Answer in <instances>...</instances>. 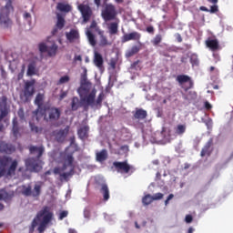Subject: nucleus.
I'll return each instance as SVG.
<instances>
[{
    "mask_svg": "<svg viewBox=\"0 0 233 233\" xmlns=\"http://www.w3.org/2000/svg\"><path fill=\"white\" fill-rule=\"evenodd\" d=\"M17 167V160H13L12 157L7 156H0V178L14 177Z\"/></svg>",
    "mask_w": 233,
    "mask_h": 233,
    "instance_id": "f257e3e1",
    "label": "nucleus"
},
{
    "mask_svg": "<svg viewBox=\"0 0 233 233\" xmlns=\"http://www.w3.org/2000/svg\"><path fill=\"white\" fill-rule=\"evenodd\" d=\"M54 213L51 208L45 206L41 210L36 213L35 219L36 222H40L37 228L38 233H45L47 228L48 224L53 220Z\"/></svg>",
    "mask_w": 233,
    "mask_h": 233,
    "instance_id": "f03ea898",
    "label": "nucleus"
},
{
    "mask_svg": "<svg viewBox=\"0 0 233 233\" xmlns=\"http://www.w3.org/2000/svg\"><path fill=\"white\" fill-rule=\"evenodd\" d=\"M14 12L12 0H6V4L0 9V26L2 28H10L13 25V20L10 18V13Z\"/></svg>",
    "mask_w": 233,
    "mask_h": 233,
    "instance_id": "7ed1b4c3",
    "label": "nucleus"
},
{
    "mask_svg": "<svg viewBox=\"0 0 233 233\" xmlns=\"http://www.w3.org/2000/svg\"><path fill=\"white\" fill-rule=\"evenodd\" d=\"M62 111L56 106H47L44 108V112L39 114V118L44 117L46 123H56L60 120Z\"/></svg>",
    "mask_w": 233,
    "mask_h": 233,
    "instance_id": "20e7f679",
    "label": "nucleus"
},
{
    "mask_svg": "<svg viewBox=\"0 0 233 233\" xmlns=\"http://www.w3.org/2000/svg\"><path fill=\"white\" fill-rule=\"evenodd\" d=\"M26 171L30 173H39L43 170V162L38 157H28L25 160Z\"/></svg>",
    "mask_w": 233,
    "mask_h": 233,
    "instance_id": "39448f33",
    "label": "nucleus"
},
{
    "mask_svg": "<svg viewBox=\"0 0 233 233\" xmlns=\"http://www.w3.org/2000/svg\"><path fill=\"white\" fill-rule=\"evenodd\" d=\"M117 15L118 12L113 4H106L101 11V16L105 22L116 20Z\"/></svg>",
    "mask_w": 233,
    "mask_h": 233,
    "instance_id": "423d86ee",
    "label": "nucleus"
},
{
    "mask_svg": "<svg viewBox=\"0 0 233 233\" xmlns=\"http://www.w3.org/2000/svg\"><path fill=\"white\" fill-rule=\"evenodd\" d=\"M113 167L116 171L120 174H133L136 172V167L134 166H130L127 161H115L113 162Z\"/></svg>",
    "mask_w": 233,
    "mask_h": 233,
    "instance_id": "0eeeda50",
    "label": "nucleus"
},
{
    "mask_svg": "<svg viewBox=\"0 0 233 233\" xmlns=\"http://www.w3.org/2000/svg\"><path fill=\"white\" fill-rule=\"evenodd\" d=\"M44 102H45V95L38 93L35 98V105L37 106V108L34 111V115L36 117V120H40V114L45 113V108L46 106H44Z\"/></svg>",
    "mask_w": 233,
    "mask_h": 233,
    "instance_id": "6e6552de",
    "label": "nucleus"
},
{
    "mask_svg": "<svg viewBox=\"0 0 233 233\" xmlns=\"http://www.w3.org/2000/svg\"><path fill=\"white\" fill-rule=\"evenodd\" d=\"M41 185L35 184L34 187V190L32 191L31 186H22L21 194L25 197H33V198H38L41 195Z\"/></svg>",
    "mask_w": 233,
    "mask_h": 233,
    "instance_id": "1a4fd4ad",
    "label": "nucleus"
},
{
    "mask_svg": "<svg viewBox=\"0 0 233 233\" xmlns=\"http://www.w3.org/2000/svg\"><path fill=\"white\" fill-rule=\"evenodd\" d=\"M78 11L81 13L83 23H88L93 16V10L89 5L80 4L77 6Z\"/></svg>",
    "mask_w": 233,
    "mask_h": 233,
    "instance_id": "9d476101",
    "label": "nucleus"
},
{
    "mask_svg": "<svg viewBox=\"0 0 233 233\" xmlns=\"http://www.w3.org/2000/svg\"><path fill=\"white\" fill-rule=\"evenodd\" d=\"M81 103L86 106L95 107V101L96 97V90H92L89 94L83 96L80 93Z\"/></svg>",
    "mask_w": 233,
    "mask_h": 233,
    "instance_id": "9b49d317",
    "label": "nucleus"
},
{
    "mask_svg": "<svg viewBox=\"0 0 233 233\" xmlns=\"http://www.w3.org/2000/svg\"><path fill=\"white\" fill-rule=\"evenodd\" d=\"M35 80H31V81H26L25 83V86H24V96L25 98L26 101L29 100V98L34 96V94L35 92Z\"/></svg>",
    "mask_w": 233,
    "mask_h": 233,
    "instance_id": "f8f14e48",
    "label": "nucleus"
},
{
    "mask_svg": "<svg viewBox=\"0 0 233 233\" xmlns=\"http://www.w3.org/2000/svg\"><path fill=\"white\" fill-rule=\"evenodd\" d=\"M69 131H70V127H66L64 129L55 130L53 132V136L55 137L56 141L57 143H63L65 142L66 137L68 136Z\"/></svg>",
    "mask_w": 233,
    "mask_h": 233,
    "instance_id": "ddd939ff",
    "label": "nucleus"
},
{
    "mask_svg": "<svg viewBox=\"0 0 233 233\" xmlns=\"http://www.w3.org/2000/svg\"><path fill=\"white\" fill-rule=\"evenodd\" d=\"M142 37V35L137 31L125 34L121 37V43H128L129 41H137L139 43L140 39Z\"/></svg>",
    "mask_w": 233,
    "mask_h": 233,
    "instance_id": "4468645a",
    "label": "nucleus"
},
{
    "mask_svg": "<svg viewBox=\"0 0 233 233\" xmlns=\"http://www.w3.org/2000/svg\"><path fill=\"white\" fill-rule=\"evenodd\" d=\"M177 81L179 85H184V83H188V86L185 87V90H190V88L194 87V81L192 78L187 75H178L177 76Z\"/></svg>",
    "mask_w": 233,
    "mask_h": 233,
    "instance_id": "2eb2a0df",
    "label": "nucleus"
},
{
    "mask_svg": "<svg viewBox=\"0 0 233 233\" xmlns=\"http://www.w3.org/2000/svg\"><path fill=\"white\" fill-rule=\"evenodd\" d=\"M15 151V147L9 143H6L5 141H0V153L1 154H6L11 155Z\"/></svg>",
    "mask_w": 233,
    "mask_h": 233,
    "instance_id": "dca6fc26",
    "label": "nucleus"
},
{
    "mask_svg": "<svg viewBox=\"0 0 233 233\" xmlns=\"http://www.w3.org/2000/svg\"><path fill=\"white\" fill-rule=\"evenodd\" d=\"M214 145V139L209 138V140L206 143V145L203 147L200 156L201 157H210L212 155V146Z\"/></svg>",
    "mask_w": 233,
    "mask_h": 233,
    "instance_id": "f3484780",
    "label": "nucleus"
},
{
    "mask_svg": "<svg viewBox=\"0 0 233 233\" xmlns=\"http://www.w3.org/2000/svg\"><path fill=\"white\" fill-rule=\"evenodd\" d=\"M66 37L70 43H76L80 39V33L77 29H70L69 32L66 33Z\"/></svg>",
    "mask_w": 233,
    "mask_h": 233,
    "instance_id": "a211bd4d",
    "label": "nucleus"
},
{
    "mask_svg": "<svg viewBox=\"0 0 233 233\" xmlns=\"http://www.w3.org/2000/svg\"><path fill=\"white\" fill-rule=\"evenodd\" d=\"M28 150L31 155H35V153H36L37 155H36L35 158H37V159H40L45 153V147L43 146H41V147L29 146Z\"/></svg>",
    "mask_w": 233,
    "mask_h": 233,
    "instance_id": "6ab92c4d",
    "label": "nucleus"
},
{
    "mask_svg": "<svg viewBox=\"0 0 233 233\" xmlns=\"http://www.w3.org/2000/svg\"><path fill=\"white\" fill-rule=\"evenodd\" d=\"M99 35V46L101 48H105L106 46H111L112 42H110L107 38V36L105 35V32L102 30L98 31Z\"/></svg>",
    "mask_w": 233,
    "mask_h": 233,
    "instance_id": "aec40b11",
    "label": "nucleus"
},
{
    "mask_svg": "<svg viewBox=\"0 0 233 233\" xmlns=\"http://www.w3.org/2000/svg\"><path fill=\"white\" fill-rule=\"evenodd\" d=\"M20 130L21 127H19L17 117H14L12 120V134L15 138H18L21 137Z\"/></svg>",
    "mask_w": 233,
    "mask_h": 233,
    "instance_id": "412c9836",
    "label": "nucleus"
},
{
    "mask_svg": "<svg viewBox=\"0 0 233 233\" xmlns=\"http://www.w3.org/2000/svg\"><path fill=\"white\" fill-rule=\"evenodd\" d=\"M14 196V192H7L5 189H0V201L8 203L13 199Z\"/></svg>",
    "mask_w": 233,
    "mask_h": 233,
    "instance_id": "4be33fe9",
    "label": "nucleus"
},
{
    "mask_svg": "<svg viewBox=\"0 0 233 233\" xmlns=\"http://www.w3.org/2000/svg\"><path fill=\"white\" fill-rule=\"evenodd\" d=\"M147 116V111L143 108H136V111L133 113V117L137 120H145Z\"/></svg>",
    "mask_w": 233,
    "mask_h": 233,
    "instance_id": "5701e85b",
    "label": "nucleus"
},
{
    "mask_svg": "<svg viewBox=\"0 0 233 233\" xmlns=\"http://www.w3.org/2000/svg\"><path fill=\"white\" fill-rule=\"evenodd\" d=\"M206 46L211 49L212 52H218L219 49V41L218 39H208L206 41Z\"/></svg>",
    "mask_w": 233,
    "mask_h": 233,
    "instance_id": "b1692460",
    "label": "nucleus"
},
{
    "mask_svg": "<svg viewBox=\"0 0 233 233\" xmlns=\"http://www.w3.org/2000/svg\"><path fill=\"white\" fill-rule=\"evenodd\" d=\"M3 112L5 113V116L9 114V108L7 106V97L3 96L0 97V114L3 115Z\"/></svg>",
    "mask_w": 233,
    "mask_h": 233,
    "instance_id": "393cba45",
    "label": "nucleus"
},
{
    "mask_svg": "<svg viewBox=\"0 0 233 233\" xmlns=\"http://www.w3.org/2000/svg\"><path fill=\"white\" fill-rule=\"evenodd\" d=\"M94 65L96 66L97 68H103L104 66V58L103 56L97 51L94 52Z\"/></svg>",
    "mask_w": 233,
    "mask_h": 233,
    "instance_id": "a878e982",
    "label": "nucleus"
},
{
    "mask_svg": "<svg viewBox=\"0 0 233 233\" xmlns=\"http://www.w3.org/2000/svg\"><path fill=\"white\" fill-rule=\"evenodd\" d=\"M107 29L110 35H116V34H118L119 29V21L111 22L107 24Z\"/></svg>",
    "mask_w": 233,
    "mask_h": 233,
    "instance_id": "bb28decb",
    "label": "nucleus"
},
{
    "mask_svg": "<svg viewBox=\"0 0 233 233\" xmlns=\"http://www.w3.org/2000/svg\"><path fill=\"white\" fill-rule=\"evenodd\" d=\"M89 127L88 126H84L82 127H80L77 130V136L81 140H86L88 138L89 135Z\"/></svg>",
    "mask_w": 233,
    "mask_h": 233,
    "instance_id": "cd10ccee",
    "label": "nucleus"
},
{
    "mask_svg": "<svg viewBox=\"0 0 233 233\" xmlns=\"http://www.w3.org/2000/svg\"><path fill=\"white\" fill-rule=\"evenodd\" d=\"M175 136L183 137L187 133V124H178L174 128Z\"/></svg>",
    "mask_w": 233,
    "mask_h": 233,
    "instance_id": "c85d7f7f",
    "label": "nucleus"
},
{
    "mask_svg": "<svg viewBox=\"0 0 233 233\" xmlns=\"http://www.w3.org/2000/svg\"><path fill=\"white\" fill-rule=\"evenodd\" d=\"M100 193L103 195L104 201H108L110 199V190L106 184L101 185Z\"/></svg>",
    "mask_w": 233,
    "mask_h": 233,
    "instance_id": "c756f323",
    "label": "nucleus"
},
{
    "mask_svg": "<svg viewBox=\"0 0 233 233\" xmlns=\"http://www.w3.org/2000/svg\"><path fill=\"white\" fill-rule=\"evenodd\" d=\"M97 162H105L108 158V153L106 149H102L100 152H97L96 155Z\"/></svg>",
    "mask_w": 233,
    "mask_h": 233,
    "instance_id": "7c9ffc66",
    "label": "nucleus"
},
{
    "mask_svg": "<svg viewBox=\"0 0 233 233\" xmlns=\"http://www.w3.org/2000/svg\"><path fill=\"white\" fill-rule=\"evenodd\" d=\"M56 9L60 12L69 13L73 10V7L69 4L58 3L56 5Z\"/></svg>",
    "mask_w": 233,
    "mask_h": 233,
    "instance_id": "2f4dec72",
    "label": "nucleus"
},
{
    "mask_svg": "<svg viewBox=\"0 0 233 233\" xmlns=\"http://www.w3.org/2000/svg\"><path fill=\"white\" fill-rule=\"evenodd\" d=\"M58 52V46L54 43L49 47H47V56L49 57H56V54Z\"/></svg>",
    "mask_w": 233,
    "mask_h": 233,
    "instance_id": "473e14b6",
    "label": "nucleus"
},
{
    "mask_svg": "<svg viewBox=\"0 0 233 233\" xmlns=\"http://www.w3.org/2000/svg\"><path fill=\"white\" fill-rule=\"evenodd\" d=\"M141 50V47L138 46H133L129 50L126 52V57H133L136 54H138Z\"/></svg>",
    "mask_w": 233,
    "mask_h": 233,
    "instance_id": "72a5a7b5",
    "label": "nucleus"
},
{
    "mask_svg": "<svg viewBox=\"0 0 233 233\" xmlns=\"http://www.w3.org/2000/svg\"><path fill=\"white\" fill-rule=\"evenodd\" d=\"M86 37L91 46H96L97 41H96V35L91 31L89 30L86 31Z\"/></svg>",
    "mask_w": 233,
    "mask_h": 233,
    "instance_id": "f704fd0d",
    "label": "nucleus"
},
{
    "mask_svg": "<svg viewBox=\"0 0 233 233\" xmlns=\"http://www.w3.org/2000/svg\"><path fill=\"white\" fill-rule=\"evenodd\" d=\"M154 202L153 196L150 194H147L142 198V204L144 206H149Z\"/></svg>",
    "mask_w": 233,
    "mask_h": 233,
    "instance_id": "c9c22d12",
    "label": "nucleus"
},
{
    "mask_svg": "<svg viewBox=\"0 0 233 233\" xmlns=\"http://www.w3.org/2000/svg\"><path fill=\"white\" fill-rule=\"evenodd\" d=\"M79 107H80L79 98L77 96H74L71 102V109L72 111H77Z\"/></svg>",
    "mask_w": 233,
    "mask_h": 233,
    "instance_id": "e433bc0d",
    "label": "nucleus"
},
{
    "mask_svg": "<svg viewBox=\"0 0 233 233\" xmlns=\"http://www.w3.org/2000/svg\"><path fill=\"white\" fill-rule=\"evenodd\" d=\"M105 98V94L104 93H100L96 98V100L95 101V107L96 109H100L102 107V104Z\"/></svg>",
    "mask_w": 233,
    "mask_h": 233,
    "instance_id": "4c0bfd02",
    "label": "nucleus"
},
{
    "mask_svg": "<svg viewBox=\"0 0 233 233\" xmlns=\"http://www.w3.org/2000/svg\"><path fill=\"white\" fill-rule=\"evenodd\" d=\"M65 25H66L65 18L61 15L57 14V21H56V26L58 29H63L65 27Z\"/></svg>",
    "mask_w": 233,
    "mask_h": 233,
    "instance_id": "58836bf2",
    "label": "nucleus"
},
{
    "mask_svg": "<svg viewBox=\"0 0 233 233\" xmlns=\"http://www.w3.org/2000/svg\"><path fill=\"white\" fill-rule=\"evenodd\" d=\"M163 41L162 35H156L155 37L151 40L153 46H158Z\"/></svg>",
    "mask_w": 233,
    "mask_h": 233,
    "instance_id": "ea45409f",
    "label": "nucleus"
},
{
    "mask_svg": "<svg viewBox=\"0 0 233 233\" xmlns=\"http://www.w3.org/2000/svg\"><path fill=\"white\" fill-rule=\"evenodd\" d=\"M161 136L164 137V140L167 142H170L171 137H170V129L167 130L166 127L162 128L161 131Z\"/></svg>",
    "mask_w": 233,
    "mask_h": 233,
    "instance_id": "a19ab883",
    "label": "nucleus"
},
{
    "mask_svg": "<svg viewBox=\"0 0 233 233\" xmlns=\"http://www.w3.org/2000/svg\"><path fill=\"white\" fill-rule=\"evenodd\" d=\"M64 160L66 163H67V166L70 167H73V164L75 161L73 154H67L65 157Z\"/></svg>",
    "mask_w": 233,
    "mask_h": 233,
    "instance_id": "79ce46f5",
    "label": "nucleus"
},
{
    "mask_svg": "<svg viewBox=\"0 0 233 233\" xmlns=\"http://www.w3.org/2000/svg\"><path fill=\"white\" fill-rule=\"evenodd\" d=\"M74 173L75 169L74 167H72L69 172H64L60 174V177L63 178L65 181H67L69 177L74 176Z\"/></svg>",
    "mask_w": 233,
    "mask_h": 233,
    "instance_id": "37998d69",
    "label": "nucleus"
},
{
    "mask_svg": "<svg viewBox=\"0 0 233 233\" xmlns=\"http://www.w3.org/2000/svg\"><path fill=\"white\" fill-rule=\"evenodd\" d=\"M35 66L34 64H29L27 66L26 76H35Z\"/></svg>",
    "mask_w": 233,
    "mask_h": 233,
    "instance_id": "c03bdc74",
    "label": "nucleus"
},
{
    "mask_svg": "<svg viewBox=\"0 0 233 233\" xmlns=\"http://www.w3.org/2000/svg\"><path fill=\"white\" fill-rule=\"evenodd\" d=\"M66 168H67V165L66 164H64L62 168L61 167H55L54 168V174L55 175H59L61 177L62 172L66 171Z\"/></svg>",
    "mask_w": 233,
    "mask_h": 233,
    "instance_id": "a18cd8bd",
    "label": "nucleus"
},
{
    "mask_svg": "<svg viewBox=\"0 0 233 233\" xmlns=\"http://www.w3.org/2000/svg\"><path fill=\"white\" fill-rule=\"evenodd\" d=\"M69 81H70V76L68 75H66L59 78V80L57 81V85H65L66 83H69Z\"/></svg>",
    "mask_w": 233,
    "mask_h": 233,
    "instance_id": "49530a36",
    "label": "nucleus"
},
{
    "mask_svg": "<svg viewBox=\"0 0 233 233\" xmlns=\"http://www.w3.org/2000/svg\"><path fill=\"white\" fill-rule=\"evenodd\" d=\"M38 50L41 54H46L48 51L47 45L46 43L38 44Z\"/></svg>",
    "mask_w": 233,
    "mask_h": 233,
    "instance_id": "de8ad7c7",
    "label": "nucleus"
},
{
    "mask_svg": "<svg viewBox=\"0 0 233 233\" xmlns=\"http://www.w3.org/2000/svg\"><path fill=\"white\" fill-rule=\"evenodd\" d=\"M190 63L193 66H198L199 65V59L197 55H192L190 57Z\"/></svg>",
    "mask_w": 233,
    "mask_h": 233,
    "instance_id": "09e8293b",
    "label": "nucleus"
},
{
    "mask_svg": "<svg viewBox=\"0 0 233 233\" xmlns=\"http://www.w3.org/2000/svg\"><path fill=\"white\" fill-rule=\"evenodd\" d=\"M38 226L37 218L36 217L32 220L31 226L29 228V233H34L35 228Z\"/></svg>",
    "mask_w": 233,
    "mask_h": 233,
    "instance_id": "8fccbe9b",
    "label": "nucleus"
},
{
    "mask_svg": "<svg viewBox=\"0 0 233 233\" xmlns=\"http://www.w3.org/2000/svg\"><path fill=\"white\" fill-rule=\"evenodd\" d=\"M81 85H87V70L85 69V73L81 75Z\"/></svg>",
    "mask_w": 233,
    "mask_h": 233,
    "instance_id": "3c124183",
    "label": "nucleus"
},
{
    "mask_svg": "<svg viewBox=\"0 0 233 233\" xmlns=\"http://www.w3.org/2000/svg\"><path fill=\"white\" fill-rule=\"evenodd\" d=\"M153 200L154 201H158V200H162L165 197V195L161 192L156 193L153 196Z\"/></svg>",
    "mask_w": 233,
    "mask_h": 233,
    "instance_id": "603ef678",
    "label": "nucleus"
},
{
    "mask_svg": "<svg viewBox=\"0 0 233 233\" xmlns=\"http://www.w3.org/2000/svg\"><path fill=\"white\" fill-rule=\"evenodd\" d=\"M6 113L5 112H2V114H0V132H2L4 130V124L2 123V121L4 120V118H5Z\"/></svg>",
    "mask_w": 233,
    "mask_h": 233,
    "instance_id": "864d4df0",
    "label": "nucleus"
},
{
    "mask_svg": "<svg viewBox=\"0 0 233 233\" xmlns=\"http://www.w3.org/2000/svg\"><path fill=\"white\" fill-rule=\"evenodd\" d=\"M187 96L190 100H196L198 98V93H196V91H190Z\"/></svg>",
    "mask_w": 233,
    "mask_h": 233,
    "instance_id": "5fc2aeb1",
    "label": "nucleus"
},
{
    "mask_svg": "<svg viewBox=\"0 0 233 233\" xmlns=\"http://www.w3.org/2000/svg\"><path fill=\"white\" fill-rule=\"evenodd\" d=\"M67 217H68V211L63 210L60 212L58 219L63 220L64 218H66Z\"/></svg>",
    "mask_w": 233,
    "mask_h": 233,
    "instance_id": "6e6d98bb",
    "label": "nucleus"
},
{
    "mask_svg": "<svg viewBox=\"0 0 233 233\" xmlns=\"http://www.w3.org/2000/svg\"><path fill=\"white\" fill-rule=\"evenodd\" d=\"M30 128H31V131L35 133V134H38L39 133V127H36L35 124L33 123H30Z\"/></svg>",
    "mask_w": 233,
    "mask_h": 233,
    "instance_id": "4d7b16f0",
    "label": "nucleus"
},
{
    "mask_svg": "<svg viewBox=\"0 0 233 233\" xmlns=\"http://www.w3.org/2000/svg\"><path fill=\"white\" fill-rule=\"evenodd\" d=\"M193 220H194V218H192V215H190V214L186 215V218H185L186 223L190 224V223H192Z\"/></svg>",
    "mask_w": 233,
    "mask_h": 233,
    "instance_id": "13d9d810",
    "label": "nucleus"
},
{
    "mask_svg": "<svg viewBox=\"0 0 233 233\" xmlns=\"http://www.w3.org/2000/svg\"><path fill=\"white\" fill-rule=\"evenodd\" d=\"M52 175V171L51 170H47V171H46L43 175H42V178L45 180V181H46L47 180V177L48 176H51Z\"/></svg>",
    "mask_w": 233,
    "mask_h": 233,
    "instance_id": "bf43d9fd",
    "label": "nucleus"
},
{
    "mask_svg": "<svg viewBox=\"0 0 233 233\" xmlns=\"http://www.w3.org/2000/svg\"><path fill=\"white\" fill-rule=\"evenodd\" d=\"M175 37H176L177 43H183V37H181V35L179 33H177L175 35Z\"/></svg>",
    "mask_w": 233,
    "mask_h": 233,
    "instance_id": "052dcab7",
    "label": "nucleus"
},
{
    "mask_svg": "<svg viewBox=\"0 0 233 233\" xmlns=\"http://www.w3.org/2000/svg\"><path fill=\"white\" fill-rule=\"evenodd\" d=\"M218 11V5H212V6L210 7V10H209V12H210L211 14L217 13Z\"/></svg>",
    "mask_w": 233,
    "mask_h": 233,
    "instance_id": "680f3d73",
    "label": "nucleus"
},
{
    "mask_svg": "<svg viewBox=\"0 0 233 233\" xmlns=\"http://www.w3.org/2000/svg\"><path fill=\"white\" fill-rule=\"evenodd\" d=\"M147 32H148V33L154 35V34H155V27L152 26V25L147 26Z\"/></svg>",
    "mask_w": 233,
    "mask_h": 233,
    "instance_id": "e2e57ef3",
    "label": "nucleus"
},
{
    "mask_svg": "<svg viewBox=\"0 0 233 233\" xmlns=\"http://www.w3.org/2000/svg\"><path fill=\"white\" fill-rule=\"evenodd\" d=\"M204 106H205L206 110H211L212 109V105H210L208 103V101H206Z\"/></svg>",
    "mask_w": 233,
    "mask_h": 233,
    "instance_id": "0e129e2a",
    "label": "nucleus"
},
{
    "mask_svg": "<svg viewBox=\"0 0 233 233\" xmlns=\"http://www.w3.org/2000/svg\"><path fill=\"white\" fill-rule=\"evenodd\" d=\"M67 96V93L66 91H63L60 96H59V98L60 100H64L66 97Z\"/></svg>",
    "mask_w": 233,
    "mask_h": 233,
    "instance_id": "69168bd1",
    "label": "nucleus"
},
{
    "mask_svg": "<svg viewBox=\"0 0 233 233\" xmlns=\"http://www.w3.org/2000/svg\"><path fill=\"white\" fill-rule=\"evenodd\" d=\"M23 17H24L25 19H31V18H32V15H31V14L28 13V12H25L24 15H23Z\"/></svg>",
    "mask_w": 233,
    "mask_h": 233,
    "instance_id": "338daca9",
    "label": "nucleus"
},
{
    "mask_svg": "<svg viewBox=\"0 0 233 233\" xmlns=\"http://www.w3.org/2000/svg\"><path fill=\"white\" fill-rule=\"evenodd\" d=\"M58 27L56 25L54 28H53V30H52V32H51V35H56V34L58 33Z\"/></svg>",
    "mask_w": 233,
    "mask_h": 233,
    "instance_id": "774afa93",
    "label": "nucleus"
}]
</instances>
